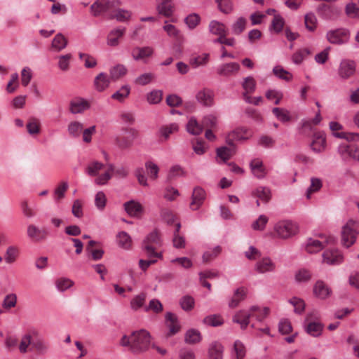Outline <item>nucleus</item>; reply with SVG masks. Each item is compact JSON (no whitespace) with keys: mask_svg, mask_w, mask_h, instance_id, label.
I'll return each mask as SVG.
<instances>
[{"mask_svg":"<svg viewBox=\"0 0 359 359\" xmlns=\"http://www.w3.org/2000/svg\"><path fill=\"white\" fill-rule=\"evenodd\" d=\"M151 334L144 330L133 331L130 335H123L120 340V345L128 347L133 353H142L147 351L151 345Z\"/></svg>","mask_w":359,"mask_h":359,"instance_id":"1","label":"nucleus"},{"mask_svg":"<svg viewBox=\"0 0 359 359\" xmlns=\"http://www.w3.org/2000/svg\"><path fill=\"white\" fill-rule=\"evenodd\" d=\"M358 228V223L353 219H349L343 226L341 243L344 247L349 248L354 244L359 233Z\"/></svg>","mask_w":359,"mask_h":359,"instance_id":"2","label":"nucleus"},{"mask_svg":"<svg viewBox=\"0 0 359 359\" xmlns=\"http://www.w3.org/2000/svg\"><path fill=\"white\" fill-rule=\"evenodd\" d=\"M298 230L295 223L288 221H280L274 226V231L278 237L283 239L288 238L297 233Z\"/></svg>","mask_w":359,"mask_h":359,"instance_id":"3","label":"nucleus"},{"mask_svg":"<svg viewBox=\"0 0 359 359\" xmlns=\"http://www.w3.org/2000/svg\"><path fill=\"white\" fill-rule=\"evenodd\" d=\"M138 137L139 132L131 128L126 129L123 135L117 136L115 142L121 149H127L133 146L134 140Z\"/></svg>","mask_w":359,"mask_h":359,"instance_id":"4","label":"nucleus"},{"mask_svg":"<svg viewBox=\"0 0 359 359\" xmlns=\"http://www.w3.org/2000/svg\"><path fill=\"white\" fill-rule=\"evenodd\" d=\"M259 310L257 306H251L249 310H240L233 316L232 320L240 325L242 330L246 329L250 323V318L254 316V313Z\"/></svg>","mask_w":359,"mask_h":359,"instance_id":"5","label":"nucleus"},{"mask_svg":"<svg viewBox=\"0 0 359 359\" xmlns=\"http://www.w3.org/2000/svg\"><path fill=\"white\" fill-rule=\"evenodd\" d=\"M323 241L310 238L307 240L305 249L309 253H316L323 250L325 246L330 243H334L335 239L333 237H322Z\"/></svg>","mask_w":359,"mask_h":359,"instance_id":"6","label":"nucleus"},{"mask_svg":"<svg viewBox=\"0 0 359 359\" xmlns=\"http://www.w3.org/2000/svg\"><path fill=\"white\" fill-rule=\"evenodd\" d=\"M312 318H317L316 312L309 313L306 315L305 323L307 324L304 326L305 331L311 336L318 337L321 335L323 325L318 322H311Z\"/></svg>","mask_w":359,"mask_h":359,"instance_id":"7","label":"nucleus"},{"mask_svg":"<svg viewBox=\"0 0 359 359\" xmlns=\"http://www.w3.org/2000/svg\"><path fill=\"white\" fill-rule=\"evenodd\" d=\"M355 69L356 64L353 60H342L339 65L338 75L344 80L348 79L355 74Z\"/></svg>","mask_w":359,"mask_h":359,"instance_id":"8","label":"nucleus"},{"mask_svg":"<svg viewBox=\"0 0 359 359\" xmlns=\"http://www.w3.org/2000/svg\"><path fill=\"white\" fill-rule=\"evenodd\" d=\"M160 243L158 233L156 231L151 232L143 241V249L149 257H158L153 244L158 245Z\"/></svg>","mask_w":359,"mask_h":359,"instance_id":"9","label":"nucleus"},{"mask_svg":"<svg viewBox=\"0 0 359 359\" xmlns=\"http://www.w3.org/2000/svg\"><path fill=\"white\" fill-rule=\"evenodd\" d=\"M240 69L241 66L238 62H231L219 65L216 72L220 76L229 77L236 75Z\"/></svg>","mask_w":359,"mask_h":359,"instance_id":"10","label":"nucleus"},{"mask_svg":"<svg viewBox=\"0 0 359 359\" xmlns=\"http://www.w3.org/2000/svg\"><path fill=\"white\" fill-rule=\"evenodd\" d=\"M154 53L153 48L150 46L135 47L131 51V56L135 61L147 62V60L151 57Z\"/></svg>","mask_w":359,"mask_h":359,"instance_id":"11","label":"nucleus"},{"mask_svg":"<svg viewBox=\"0 0 359 359\" xmlns=\"http://www.w3.org/2000/svg\"><path fill=\"white\" fill-rule=\"evenodd\" d=\"M27 236L36 242L42 241L46 239L48 231L46 229H40L34 224H29L27 226Z\"/></svg>","mask_w":359,"mask_h":359,"instance_id":"12","label":"nucleus"},{"mask_svg":"<svg viewBox=\"0 0 359 359\" xmlns=\"http://www.w3.org/2000/svg\"><path fill=\"white\" fill-rule=\"evenodd\" d=\"M255 269L259 273L273 272L276 270V264L271 258L266 257L257 262Z\"/></svg>","mask_w":359,"mask_h":359,"instance_id":"13","label":"nucleus"},{"mask_svg":"<svg viewBox=\"0 0 359 359\" xmlns=\"http://www.w3.org/2000/svg\"><path fill=\"white\" fill-rule=\"evenodd\" d=\"M250 168L252 175L257 179H264L267 175V170L264 166L263 161L258 158L250 161Z\"/></svg>","mask_w":359,"mask_h":359,"instance_id":"14","label":"nucleus"},{"mask_svg":"<svg viewBox=\"0 0 359 359\" xmlns=\"http://www.w3.org/2000/svg\"><path fill=\"white\" fill-rule=\"evenodd\" d=\"M90 107V103L81 97L72 100L69 103V111L74 114L83 113Z\"/></svg>","mask_w":359,"mask_h":359,"instance_id":"15","label":"nucleus"},{"mask_svg":"<svg viewBox=\"0 0 359 359\" xmlns=\"http://www.w3.org/2000/svg\"><path fill=\"white\" fill-rule=\"evenodd\" d=\"M197 101L205 107H211L214 104V93L208 88L199 90L196 95Z\"/></svg>","mask_w":359,"mask_h":359,"instance_id":"16","label":"nucleus"},{"mask_svg":"<svg viewBox=\"0 0 359 359\" xmlns=\"http://www.w3.org/2000/svg\"><path fill=\"white\" fill-rule=\"evenodd\" d=\"M323 259L327 264H339L343 261V255L338 250L330 249L323 252Z\"/></svg>","mask_w":359,"mask_h":359,"instance_id":"17","label":"nucleus"},{"mask_svg":"<svg viewBox=\"0 0 359 359\" xmlns=\"http://www.w3.org/2000/svg\"><path fill=\"white\" fill-rule=\"evenodd\" d=\"M114 6V2L109 0H97L90 6V11L94 16H99L101 13L109 11Z\"/></svg>","mask_w":359,"mask_h":359,"instance_id":"18","label":"nucleus"},{"mask_svg":"<svg viewBox=\"0 0 359 359\" xmlns=\"http://www.w3.org/2000/svg\"><path fill=\"white\" fill-rule=\"evenodd\" d=\"M123 206L126 212L133 217H139L144 210L142 205L133 200L126 202Z\"/></svg>","mask_w":359,"mask_h":359,"instance_id":"19","label":"nucleus"},{"mask_svg":"<svg viewBox=\"0 0 359 359\" xmlns=\"http://www.w3.org/2000/svg\"><path fill=\"white\" fill-rule=\"evenodd\" d=\"M126 27H117L109 32L107 37V43L111 47H116L119 44V39L126 33Z\"/></svg>","mask_w":359,"mask_h":359,"instance_id":"20","label":"nucleus"},{"mask_svg":"<svg viewBox=\"0 0 359 359\" xmlns=\"http://www.w3.org/2000/svg\"><path fill=\"white\" fill-rule=\"evenodd\" d=\"M326 145V138L325 133L323 132L315 133L313 140L311 143V149L316 153L323 151Z\"/></svg>","mask_w":359,"mask_h":359,"instance_id":"21","label":"nucleus"},{"mask_svg":"<svg viewBox=\"0 0 359 359\" xmlns=\"http://www.w3.org/2000/svg\"><path fill=\"white\" fill-rule=\"evenodd\" d=\"M205 198V192L203 189L201 187H196L192 194V201L190 203V208L193 210H198L203 204Z\"/></svg>","mask_w":359,"mask_h":359,"instance_id":"22","label":"nucleus"},{"mask_svg":"<svg viewBox=\"0 0 359 359\" xmlns=\"http://www.w3.org/2000/svg\"><path fill=\"white\" fill-rule=\"evenodd\" d=\"M347 36V32L343 29H337L329 31L327 33V39L331 43H343Z\"/></svg>","mask_w":359,"mask_h":359,"instance_id":"23","label":"nucleus"},{"mask_svg":"<svg viewBox=\"0 0 359 359\" xmlns=\"http://www.w3.org/2000/svg\"><path fill=\"white\" fill-rule=\"evenodd\" d=\"M165 318L167 326L169 328L168 337H170L177 333L180 330V326L178 323L176 315L171 312H168L166 313Z\"/></svg>","mask_w":359,"mask_h":359,"instance_id":"24","label":"nucleus"},{"mask_svg":"<svg viewBox=\"0 0 359 359\" xmlns=\"http://www.w3.org/2000/svg\"><path fill=\"white\" fill-rule=\"evenodd\" d=\"M110 80L111 77L109 78L107 74L100 73L95 77L93 81L95 89L98 92H103L109 86Z\"/></svg>","mask_w":359,"mask_h":359,"instance_id":"25","label":"nucleus"},{"mask_svg":"<svg viewBox=\"0 0 359 359\" xmlns=\"http://www.w3.org/2000/svg\"><path fill=\"white\" fill-rule=\"evenodd\" d=\"M223 346L217 341L210 344L208 353V359H223Z\"/></svg>","mask_w":359,"mask_h":359,"instance_id":"26","label":"nucleus"},{"mask_svg":"<svg viewBox=\"0 0 359 359\" xmlns=\"http://www.w3.org/2000/svg\"><path fill=\"white\" fill-rule=\"evenodd\" d=\"M314 294L320 299H325L331 294V290L322 280H318L313 286Z\"/></svg>","mask_w":359,"mask_h":359,"instance_id":"27","label":"nucleus"},{"mask_svg":"<svg viewBox=\"0 0 359 359\" xmlns=\"http://www.w3.org/2000/svg\"><path fill=\"white\" fill-rule=\"evenodd\" d=\"M247 294V290L245 287L238 288L229 303V306L231 308L236 307L239 303L243 301Z\"/></svg>","mask_w":359,"mask_h":359,"instance_id":"28","label":"nucleus"},{"mask_svg":"<svg viewBox=\"0 0 359 359\" xmlns=\"http://www.w3.org/2000/svg\"><path fill=\"white\" fill-rule=\"evenodd\" d=\"M130 93V87L128 85L121 86L117 91L111 96V99L119 102H123L129 96Z\"/></svg>","mask_w":359,"mask_h":359,"instance_id":"29","label":"nucleus"},{"mask_svg":"<svg viewBox=\"0 0 359 359\" xmlns=\"http://www.w3.org/2000/svg\"><path fill=\"white\" fill-rule=\"evenodd\" d=\"M202 123L199 124L194 117H191L187 124V130L193 135H200L203 131Z\"/></svg>","mask_w":359,"mask_h":359,"instance_id":"30","label":"nucleus"},{"mask_svg":"<svg viewBox=\"0 0 359 359\" xmlns=\"http://www.w3.org/2000/svg\"><path fill=\"white\" fill-rule=\"evenodd\" d=\"M209 30L212 34L218 35L219 37H222L223 35H226L225 25L216 20H212L210 22Z\"/></svg>","mask_w":359,"mask_h":359,"instance_id":"31","label":"nucleus"},{"mask_svg":"<svg viewBox=\"0 0 359 359\" xmlns=\"http://www.w3.org/2000/svg\"><path fill=\"white\" fill-rule=\"evenodd\" d=\"M32 345L35 351L41 355L47 353L49 349L48 342L41 338L33 341Z\"/></svg>","mask_w":359,"mask_h":359,"instance_id":"32","label":"nucleus"},{"mask_svg":"<svg viewBox=\"0 0 359 359\" xmlns=\"http://www.w3.org/2000/svg\"><path fill=\"white\" fill-rule=\"evenodd\" d=\"M181 228V224L177 222L175 225V230L173 233V246L176 248H184L185 247V239L184 236L179 234V231Z\"/></svg>","mask_w":359,"mask_h":359,"instance_id":"33","label":"nucleus"},{"mask_svg":"<svg viewBox=\"0 0 359 359\" xmlns=\"http://www.w3.org/2000/svg\"><path fill=\"white\" fill-rule=\"evenodd\" d=\"M118 245L124 249H129L132 244L130 236L125 231L119 232L116 236Z\"/></svg>","mask_w":359,"mask_h":359,"instance_id":"34","label":"nucleus"},{"mask_svg":"<svg viewBox=\"0 0 359 359\" xmlns=\"http://www.w3.org/2000/svg\"><path fill=\"white\" fill-rule=\"evenodd\" d=\"M26 128L29 135H37L40 133V121L35 117L29 119Z\"/></svg>","mask_w":359,"mask_h":359,"instance_id":"35","label":"nucleus"},{"mask_svg":"<svg viewBox=\"0 0 359 359\" xmlns=\"http://www.w3.org/2000/svg\"><path fill=\"white\" fill-rule=\"evenodd\" d=\"M83 129V125L79 121H72L68 125V133L73 137H79Z\"/></svg>","mask_w":359,"mask_h":359,"instance_id":"36","label":"nucleus"},{"mask_svg":"<svg viewBox=\"0 0 359 359\" xmlns=\"http://www.w3.org/2000/svg\"><path fill=\"white\" fill-rule=\"evenodd\" d=\"M216 152L217 156L223 162H226L231 158V156L234 154L235 151L231 148L222 147L217 148Z\"/></svg>","mask_w":359,"mask_h":359,"instance_id":"37","label":"nucleus"},{"mask_svg":"<svg viewBox=\"0 0 359 359\" xmlns=\"http://www.w3.org/2000/svg\"><path fill=\"white\" fill-rule=\"evenodd\" d=\"M253 196L259 198L264 202H268L271 198L270 189L265 187L257 188L252 193Z\"/></svg>","mask_w":359,"mask_h":359,"instance_id":"38","label":"nucleus"},{"mask_svg":"<svg viewBox=\"0 0 359 359\" xmlns=\"http://www.w3.org/2000/svg\"><path fill=\"white\" fill-rule=\"evenodd\" d=\"M201 340V333L196 330H189L185 334V342L194 344L200 342Z\"/></svg>","mask_w":359,"mask_h":359,"instance_id":"39","label":"nucleus"},{"mask_svg":"<svg viewBox=\"0 0 359 359\" xmlns=\"http://www.w3.org/2000/svg\"><path fill=\"white\" fill-rule=\"evenodd\" d=\"M272 112L281 122H287L291 120L289 111L284 108L275 107L272 109Z\"/></svg>","mask_w":359,"mask_h":359,"instance_id":"40","label":"nucleus"},{"mask_svg":"<svg viewBox=\"0 0 359 359\" xmlns=\"http://www.w3.org/2000/svg\"><path fill=\"white\" fill-rule=\"evenodd\" d=\"M114 170V165L109 164L107 171L104 174L98 176L95 179V182L99 185L105 184L111 178V172H113Z\"/></svg>","mask_w":359,"mask_h":359,"instance_id":"41","label":"nucleus"},{"mask_svg":"<svg viewBox=\"0 0 359 359\" xmlns=\"http://www.w3.org/2000/svg\"><path fill=\"white\" fill-rule=\"evenodd\" d=\"M67 45V39L60 33L56 34L52 41L53 48L58 51L64 49Z\"/></svg>","mask_w":359,"mask_h":359,"instance_id":"42","label":"nucleus"},{"mask_svg":"<svg viewBox=\"0 0 359 359\" xmlns=\"http://www.w3.org/2000/svg\"><path fill=\"white\" fill-rule=\"evenodd\" d=\"M127 72L126 67L123 65H117L110 69V77L111 80H117L124 76Z\"/></svg>","mask_w":359,"mask_h":359,"instance_id":"43","label":"nucleus"},{"mask_svg":"<svg viewBox=\"0 0 359 359\" xmlns=\"http://www.w3.org/2000/svg\"><path fill=\"white\" fill-rule=\"evenodd\" d=\"M203 323L208 325L217 327L224 323V320L220 315H210L203 319Z\"/></svg>","mask_w":359,"mask_h":359,"instance_id":"44","label":"nucleus"},{"mask_svg":"<svg viewBox=\"0 0 359 359\" xmlns=\"http://www.w3.org/2000/svg\"><path fill=\"white\" fill-rule=\"evenodd\" d=\"M310 54L311 51L307 48L299 49L292 55V60L294 63L299 65L302 62L304 58Z\"/></svg>","mask_w":359,"mask_h":359,"instance_id":"45","label":"nucleus"},{"mask_svg":"<svg viewBox=\"0 0 359 359\" xmlns=\"http://www.w3.org/2000/svg\"><path fill=\"white\" fill-rule=\"evenodd\" d=\"M247 20L243 17H240L238 20L232 25L231 29L232 32L236 35L241 34L245 29Z\"/></svg>","mask_w":359,"mask_h":359,"instance_id":"46","label":"nucleus"},{"mask_svg":"<svg viewBox=\"0 0 359 359\" xmlns=\"http://www.w3.org/2000/svg\"><path fill=\"white\" fill-rule=\"evenodd\" d=\"M273 72L277 77L286 81H290L292 79V74L284 69L281 66L273 67Z\"/></svg>","mask_w":359,"mask_h":359,"instance_id":"47","label":"nucleus"},{"mask_svg":"<svg viewBox=\"0 0 359 359\" xmlns=\"http://www.w3.org/2000/svg\"><path fill=\"white\" fill-rule=\"evenodd\" d=\"M104 167V164L99 161H93L88 164L86 171V173L90 176H95L98 174L99 171L101 170Z\"/></svg>","mask_w":359,"mask_h":359,"instance_id":"48","label":"nucleus"},{"mask_svg":"<svg viewBox=\"0 0 359 359\" xmlns=\"http://www.w3.org/2000/svg\"><path fill=\"white\" fill-rule=\"evenodd\" d=\"M145 168L148 175L151 180H155L158 178L159 168L156 163L151 161H147L145 163Z\"/></svg>","mask_w":359,"mask_h":359,"instance_id":"49","label":"nucleus"},{"mask_svg":"<svg viewBox=\"0 0 359 359\" xmlns=\"http://www.w3.org/2000/svg\"><path fill=\"white\" fill-rule=\"evenodd\" d=\"M194 299L189 295H185L182 297L180 300V304L181 308L185 311H189L192 310L194 306Z\"/></svg>","mask_w":359,"mask_h":359,"instance_id":"50","label":"nucleus"},{"mask_svg":"<svg viewBox=\"0 0 359 359\" xmlns=\"http://www.w3.org/2000/svg\"><path fill=\"white\" fill-rule=\"evenodd\" d=\"M131 17V13L129 11L123 9H118L112 15L111 18L116 19L118 22H126Z\"/></svg>","mask_w":359,"mask_h":359,"instance_id":"51","label":"nucleus"},{"mask_svg":"<svg viewBox=\"0 0 359 359\" xmlns=\"http://www.w3.org/2000/svg\"><path fill=\"white\" fill-rule=\"evenodd\" d=\"M146 294L144 293H141L135 296L130 302L131 309L134 311H137L144 304Z\"/></svg>","mask_w":359,"mask_h":359,"instance_id":"52","label":"nucleus"},{"mask_svg":"<svg viewBox=\"0 0 359 359\" xmlns=\"http://www.w3.org/2000/svg\"><path fill=\"white\" fill-rule=\"evenodd\" d=\"M242 87L246 93H253L256 88V81L252 76H247L243 79Z\"/></svg>","mask_w":359,"mask_h":359,"instance_id":"53","label":"nucleus"},{"mask_svg":"<svg viewBox=\"0 0 359 359\" xmlns=\"http://www.w3.org/2000/svg\"><path fill=\"white\" fill-rule=\"evenodd\" d=\"M289 302L294 306L296 313L301 314L305 309V303L302 299L294 297L290 299Z\"/></svg>","mask_w":359,"mask_h":359,"instance_id":"54","label":"nucleus"},{"mask_svg":"<svg viewBox=\"0 0 359 359\" xmlns=\"http://www.w3.org/2000/svg\"><path fill=\"white\" fill-rule=\"evenodd\" d=\"M322 187V182L318 178H311V185L306 191V198H310L311 194L313 192L318 191Z\"/></svg>","mask_w":359,"mask_h":359,"instance_id":"55","label":"nucleus"},{"mask_svg":"<svg viewBox=\"0 0 359 359\" xmlns=\"http://www.w3.org/2000/svg\"><path fill=\"white\" fill-rule=\"evenodd\" d=\"M68 187L69 185L67 182H62L54 191L55 199L56 201H60L63 198Z\"/></svg>","mask_w":359,"mask_h":359,"instance_id":"56","label":"nucleus"},{"mask_svg":"<svg viewBox=\"0 0 359 359\" xmlns=\"http://www.w3.org/2000/svg\"><path fill=\"white\" fill-rule=\"evenodd\" d=\"M157 11L159 14L170 17L173 13V7L172 4L161 3L157 6Z\"/></svg>","mask_w":359,"mask_h":359,"instance_id":"57","label":"nucleus"},{"mask_svg":"<svg viewBox=\"0 0 359 359\" xmlns=\"http://www.w3.org/2000/svg\"><path fill=\"white\" fill-rule=\"evenodd\" d=\"M155 78V76L152 73H144L140 75L135 80V83L138 85L145 86L151 83Z\"/></svg>","mask_w":359,"mask_h":359,"instance_id":"58","label":"nucleus"},{"mask_svg":"<svg viewBox=\"0 0 359 359\" xmlns=\"http://www.w3.org/2000/svg\"><path fill=\"white\" fill-rule=\"evenodd\" d=\"M311 277V272L304 269L299 270L295 274V280L298 283L308 282Z\"/></svg>","mask_w":359,"mask_h":359,"instance_id":"59","label":"nucleus"},{"mask_svg":"<svg viewBox=\"0 0 359 359\" xmlns=\"http://www.w3.org/2000/svg\"><path fill=\"white\" fill-rule=\"evenodd\" d=\"M219 9L224 13L228 14L233 10V4L231 0H215Z\"/></svg>","mask_w":359,"mask_h":359,"instance_id":"60","label":"nucleus"},{"mask_svg":"<svg viewBox=\"0 0 359 359\" xmlns=\"http://www.w3.org/2000/svg\"><path fill=\"white\" fill-rule=\"evenodd\" d=\"M284 20L279 15H275L271 22V29H273L276 33L282 31L284 26Z\"/></svg>","mask_w":359,"mask_h":359,"instance_id":"61","label":"nucleus"},{"mask_svg":"<svg viewBox=\"0 0 359 359\" xmlns=\"http://www.w3.org/2000/svg\"><path fill=\"white\" fill-rule=\"evenodd\" d=\"M201 18L196 13L189 15L185 19L184 22L189 29H194L200 22Z\"/></svg>","mask_w":359,"mask_h":359,"instance_id":"62","label":"nucleus"},{"mask_svg":"<svg viewBox=\"0 0 359 359\" xmlns=\"http://www.w3.org/2000/svg\"><path fill=\"white\" fill-rule=\"evenodd\" d=\"M217 117L214 115L210 114L203 117L202 120V126L203 128H205L207 129L213 128L217 126Z\"/></svg>","mask_w":359,"mask_h":359,"instance_id":"63","label":"nucleus"},{"mask_svg":"<svg viewBox=\"0 0 359 359\" xmlns=\"http://www.w3.org/2000/svg\"><path fill=\"white\" fill-rule=\"evenodd\" d=\"M236 359H243L245 355V348L242 342L236 341L233 346Z\"/></svg>","mask_w":359,"mask_h":359,"instance_id":"64","label":"nucleus"}]
</instances>
